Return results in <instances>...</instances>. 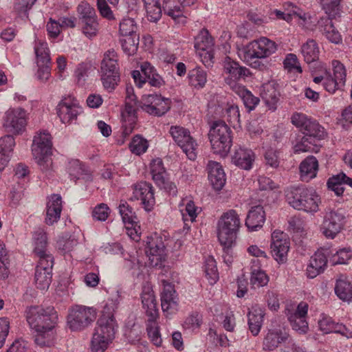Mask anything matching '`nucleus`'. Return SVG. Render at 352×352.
Instances as JSON below:
<instances>
[{"label": "nucleus", "instance_id": "obj_1", "mask_svg": "<svg viewBox=\"0 0 352 352\" xmlns=\"http://www.w3.org/2000/svg\"><path fill=\"white\" fill-rule=\"evenodd\" d=\"M241 227L239 214L234 209L224 212L217 223V237L224 252L229 254L236 243L238 232Z\"/></svg>", "mask_w": 352, "mask_h": 352}, {"label": "nucleus", "instance_id": "obj_2", "mask_svg": "<svg viewBox=\"0 0 352 352\" xmlns=\"http://www.w3.org/2000/svg\"><path fill=\"white\" fill-rule=\"evenodd\" d=\"M285 197L289 204L295 209L307 212H316L319 209L320 198L312 188L291 187L285 191Z\"/></svg>", "mask_w": 352, "mask_h": 352}, {"label": "nucleus", "instance_id": "obj_3", "mask_svg": "<svg viewBox=\"0 0 352 352\" xmlns=\"http://www.w3.org/2000/svg\"><path fill=\"white\" fill-rule=\"evenodd\" d=\"M26 320L36 332L52 331L58 322V314L53 307L32 306L26 310Z\"/></svg>", "mask_w": 352, "mask_h": 352}, {"label": "nucleus", "instance_id": "obj_4", "mask_svg": "<svg viewBox=\"0 0 352 352\" xmlns=\"http://www.w3.org/2000/svg\"><path fill=\"white\" fill-rule=\"evenodd\" d=\"M100 73L104 88L109 92L113 91L120 80L119 56L114 49L104 53Z\"/></svg>", "mask_w": 352, "mask_h": 352}, {"label": "nucleus", "instance_id": "obj_5", "mask_svg": "<svg viewBox=\"0 0 352 352\" xmlns=\"http://www.w3.org/2000/svg\"><path fill=\"white\" fill-rule=\"evenodd\" d=\"M232 130L224 121L217 120L212 123L208 133L211 148L214 153L224 157L232 146Z\"/></svg>", "mask_w": 352, "mask_h": 352}, {"label": "nucleus", "instance_id": "obj_6", "mask_svg": "<svg viewBox=\"0 0 352 352\" xmlns=\"http://www.w3.org/2000/svg\"><path fill=\"white\" fill-rule=\"evenodd\" d=\"M117 328L116 320L100 317L91 339L92 351L104 352L114 339Z\"/></svg>", "mask_w": 352, "mask_h": 352}, {"label": "nucleus", "instance_id": "obj_7", "mask_svg": "<svg viewBox=\"0 0 352 352\" xmlns=\"http://www.w3.org/2000/svg\"><path fill=\"white\" fill-rule=\"evenodd\" d=\"M52 146L51 135L48 133L41 132L34 136L32 145V152L43 172L48 171L52 168Z\"/></svg>", "mask_w": 352, "mask_h": 352}, {"label": "nucleus", "instance_id": "obj_8", "mask_svg": "<svg viewBox=\"0 0 352 352\" xmlns=\"http://www.w3.org/2000/svg\"><path fill=\"white\" fill-rule=\"evenodd\" d=\"M96 316L97 311L95 308L75 305L69 311L67 326L72 331H80L89 327L96 319Z\"/></svg>", "mask_w": 352, "mask_h": 352}, {"label": "nucleus", "instance_id": "obj_9", "mask_svg": "<svg viewBox=\"0 0 352 352\" xmlns=\"http://www.w3.org/2000/svg\"><path fill=\"white\" fill-rule=\"evenodd\" d=\"M333 67V75L326 72L324 76H316L314 82L318 84L323 81L324 89L330 94H334L337 90L343 89L346 72L345 67L339 60H334L331 63Z\"/></svg>", "mask_w": 352, "mask_h": 352}, {"label": "nucleus", "instance_id": "obj_10", "mask_svg": "<svg viewBox=\"0 0 352 352\" xmlns=\"http://www.w3.org/2000/svg\"><path fill=\"white\" fill-rule=\"evenodd\" d=\"M292 123L302 132L303 135L318 142L326 136L324 129L316 120L302 113H294L291 118Z\"/></svg>", "mask_w": 352, "mask_h": 352}, {"label": "nucleus", "instance_id": "obj_11", "mask_svg": "<svg viewBox=\"0 0 352 352\" xmlns=\"http://www.w3.org/2000/svg\"><path fill=\"white\" fill-rule=\"evenodd\" d=\"M277 50L275 42L266 37H261L254 40L245 45L241 50L243 58L245 61H250L253 58H263L270 56Z\"/></svg>", "mask_w": 352, "mask_h": 352}, {"label": "nucleus", "instance_id": "obj_12", "mask_svg": "<svg viewBox=\"0 0 352 352\" xmlns=\"http://www.w3.org/2000/svg\"><path fill=\"white\" fill-rule=\"evenodd\" d=\"M346 217L342 209L325 210L320 230L328 239H334L344 228Z\"/></svg>", "mask_w": 352, "mask_h": 352}, {"label": "nucleus", "instance_id": "obj_13", "mask_svg": "<svg viewBox=\"0 0 352 352\" xmlns=\"http://www.w3.org/2000/svg\"><path fill=\"white\" fill-rule=\"evenodd\" d=\"M171 106L169 98L158 94H145L142 96L139 107L144 112L153 116L160 117L168 112Z\"/></svg>", "mask_w": 352, "mask_h": 352}, {"label": "nucleus", "instance_id": "obj_14", "mask_svg": "<svg viewBox=\"0 0 352 352\" xmlns=\"http://www.w3.org/2000/svg\"><path fill=\"white\" fill-rule=\"evenodd\" d=\"M140 69L144 76L138 70H133L131 72L134 82L138 87H142L146 82L155 88H160L165 85L163 78L150 63L143 62L140 65Z\"/></svg>", "mask_w": 352, "mask_h": 352}, {"label": "nucleus", "instance_id": "obj_15", "mask_svg": "<svg viewBox=\"0 0 352 352\" xmlns=\"http://www.w3.org/2000/svg\"><path fill=\"white\" fill-rule=\"evenodd\" d=\"M170 133L188 159L195 160L197 157V144L190 135V131L180 126H172Z\"/></svg>", "mask_w": 352, "mask_h": 352}, {"label": "nucleus", "instance_id": "obj_16", "mask_svg": "<svg viewBox=\"0 0 352 352\" xmlns=\"http://www.w3.org/2000/svg\"><path fill=\"white\" fill-rule=\"evenodd\" d=\"M57 115L64 124H71L76 120L81 112L78 101L72 96H64L56 107Z\"/></svg>", "mask_w": 352, "mask_h": 352}, {"label": "nucleus", "instance_id": "obj_17", "mask_svg": "<svg viewBox=\"0 0 352 352\" xmlns=\"http://www.w3.org/2000/svg\"><path fill=\"white\" fill-rule=\"evenodd\" d=\"M26 124V112L23 109H10L6 112L3 126L8 132L19 134L25 130Z\"/></svg>", "mask_w": 352, "mask_h": 352}, {"label": "nucleus", "instance_id": "obj_18", "mask_svg": "<svg viewBox=\"0 0 352 352\" xmlns=\"http://www.w3.org/2000/svg\"><path fill=\"white\" fill-rule=\"evenodd\" d=\"M54 265V257L47 256V258L38 260L36 267L34 281L36 286L41 290L47 289L52 280V272Z\"/></svg>", "mask_w": 352, "mask_h": 352}, {"label": "nucleus", "instance_id": "obj_19", "mask_svg": "<svg viewBox=\"0 0 352 352\" xmlns=\"http://www.w3.org/2000/svg\"><path fill=\"white\" fill-rule=\"evenodd\" d=\"M289 245V241L283 232L276 230L272 234L271 253L278 263L287 261Z\"/></svg>", "mask_w": 352, "mask_h": 352}, {"label": "nucleus", "instance_id": "obj_20", "mask_svg": "<svg viewBox=\"0 0 352 352\" xmlns=\"http://www.w3.org/2000/svg\"><path fill=\"white\" fill-rule=\"evenodd\" d=\"M223 70L228 75L226 82L230 86V83H237L236 81L251 75L245 67L241 66L239 63L229 56H226L223 61Z\"/></svg>", "mask_w": 352, "mask_h": 352}, {"label": "nucleus", "instance_id": "obj_21", "mask_svg": "<svg viewBox=\"0 0 352 352\" xmlns=\"http://www.w3.org/2000/svg\"><path fill=\"white\" fill-rule=\"evenodd\" d=\"M133 197L138 200H141V204L146 211L153 209L155 201L153 189L150 184L146 182L136 184L133 190Z\"/></svg>", "mask_w": 352, "mask_h": 352}, {"label": "nucleus", "instance_id": "obj_22", "mask_svg": "<svg viewBox=\"0 0 352 352\" xmlns=\"http://www.w3.org/2000/svg\"><path fill=\"white\" fill-rule=\"evenodd\" d=\"M307 311L308 304L305 302H301L294 313L287 314L288 320L294 330L300 333L307 332L309 328L306 320Z\"/></svg>", "mask_w": 352, "mask_h": 352}, {"label": "nucleus", "instance_id": "obj_23", "mask_svg": "<svg viewBox=\"0 0 352 352\" xmlns=\"http://www.w3.org/2000/svg\"><path fill=\"white\" fill-rule=\"evenodd\" d=\"M162 283L164 288L161 293L162 309L164 313L171 314L177 310V295L173 285L166 280H163Z\"/></svg>", "mask_w": 352, "mask_h": 352}, {"label": "nucleus", "instance_id": "obj_24", "mask_svg": "<svg viewBox=\"0 0 352 352\" xmlns=\"http://www.w3.org/2000/svg\"><path fill=\"white\" fill-rule=\"evenodd\" d=\"M62 199L59 195H52L46 204V215L45 223L48 226H53L57 223L62 212Z\"/></svg>", "mask_w": 352, "mask_h": 352}, {"label": "nucleus", "instance_id": "obj_25", "mask_svg": "<svg viewBox=\"0 0 352 352\" xmlns=\"http://www.w3.org/2000/svg\"><path fill=\"white\" fill-rule=\"evenodd\" d=\"M208 179L215 190H220L224 186L226 177L225 172L220 163L209 161L208 166Z\"/></svg>", "mask_w": 352, "mask_h": 352}, {"label": "nucleus", "instance_id": "obj_26", "mask_svg": "<svg viewBox=\"0 0 352 352\" xmlns=\"http://www.w3.org/2000/svg\"><path fill=\"white\" fill-rule=\"evenodd\" d=\"M162 9L164 14L171 17L177 23L184 25L186 23L184 7L179 0H164Z\"/></svg>", "mask_w": 352, "mask_h": 352}, {"label": "nucleus", "instance_id": "obj_27", "mask_svg": "<svg viewBox=\"0 0 352 352\" xmlns=\"http://www.w3.org/2000/svg\"><path fill=\"white\" fill-rule=\"evenodd\" d=\"M318 324L319 329L324 333H340L347 338L351 337L352 336V333L349 331L344 325L335 322L331 317L325 314L320 316L318 321Z\"/></svg>", "mask_w": 352, "mask_h": 352}, {"label": "nucleus", "instance_id": "obj_28", "mask_svg": "<svg viewBox=\"0 0 352 352\" xmlns=\"http://www.w3.org/2000/svg\"><path fill=\"white\" fill-rule=\"evenodd\" d=\"M265 221V212L261 205L253 206L248 211L245 224L249 231H256Z\"/></svg>", "mask_w": 352, "mask_h": 352}, {"label": "nucleus", "instance_id": "obj_29", "mask_svg": "<svg viewBox=\"0 0 352 352\" xmlns=\"http://www.w3.org/2000/svg\"><path fill=\"white\" fill-rule=\"evenodd\" d=\"M333 17H321L318 21V28L328 41L340 44L342 38L339 31L335 28L332 19Z\"/></svg>", "mask_w": 352, "mask_h": 352}, {"label": "nucleus", "instance_id": "obj_30", "mask_svg": "<svg viewBox=\"0 0 352 352\" xmlns=\"http://www.w3.org/2000/svg\"><path fill=\"white\" fill-rule=\"evenodd\" d=\"M230 88L242 100L243 104L248 112L253 111L258 104L260 99L254 96L245 86L238 83H230Z\"/></svg>", "mask_w": 352, "mask_h": 352}, {"label": "nucleus", "instance_id": "obj_31", "mask_svg": "<svg viewBox=\"0 0 352 352\" xmlns=\"http://www.w3.org/2000/svg\"><path fill=\"white\" fill-rule=\"evenodd\" d=\"M327 264L326 255L318 251L311 257L309 264L307 267V276L310 278L316 277L324 271Z\"/></svg>", "mask_w": 352, "mask_h": 352}, {"label": "nucleus", "instance_id": "obj_32", "mask_svg": "<svg viewBox=\"0 0 352 352\" xmlns=\"http://www.w3.org/2000/svg\"><path fill=\"white\" fill-rule=\"evenodd\" d=\"M15 146L12 135H7L0 138V171L8 164Z\"/></svg>", "mask_w": 352, "mask_h": 352}, {"label": "nucleus", "instance_id": "obj_33", "mask_svg": "<svg viewBox=\"0 0 352 352\" xmlns=\"http://www.w3.org/2000/svg\"><path fill=\"white\" fill-rule=\"evenodd\" d=\"M264 316V310L258 305L252 306L248 312L249 329L253 336H256L259 333Z\"/></svg>", "mask_w": 352, "mask_h": 352}, {"label": "nucleus", "instance_id": "obj_34", "mask_svg": "<svg viewBox=\"0 0 352 352\" xmlns=\"http://www.w3.org/2000/svg\"><path fill=\"white\" fill-rule=\"evenodd\" d=\"M289 335L285 331L279 330H270L265 336L263 342V349L273 351L283 342H286Z\"/></svg>", "mask_w": 352, "mask_h": 352}, {"label": "nucleus", "instance_id": "obj_35", "mask_svg": "<svg viewBox=\"0 0 352 352\" xmlns=\"http://www.w3.org/2000/svg\"><path fill=\"white\" fill-rule=\"evenodd\" d=\"M34 241V253L39 260L47 258L48 256H52L47 250V237L46 232L42 228H38L33 234Z\"/></svg>", "mask_w": 352, "mask_h": 352}, {"label": "nucleus", "instance_id": "obj_36", "mask_svg": "<svg viewBox=\"0 0 352 352\" xmlns=\"http://www.w3.org/2000/svg\"><path fill=\"white\" fill-rule=\"evenodd\" d=\"M299 169L301 180L308 182L316 177L318 170V162L314 156H309L300 163Z\"/></svg>", "mask_w": 352, "mask_h": 352}, {"label": "nucleus", "instance_id": "obj_37", "mask_svg": "<svg viewBox=\"0 0 352 352\" xmlns=\"http://www.w3.org/2000/svg\"><path fill=\"white\" fill-rule=\"evenodd\" d=\"M232 160L236 166L245 170H250L254 160V155L250 149L239 148L235 151Z\"/></svg>", "mask_w": 352, "mask_h": 352}, {"label": "nucleus", "instance_id": "obj_38", "mask_svg": "<svg viewBox=\"0 0 352 352\" xmlns=\"http://www.w3.org/2000/svg\"><path fill=\"white\" fill-rule=\"evenodd\" d=\"M279 96L280 94L274 85L267 83L262 87L261 97L269 109H276Z\"/></svg>", "mask_w": 352, "mask_h": 352}, {"label": "nucleus", "instance_id": "obj_39", "mask_svg": "<svg viewBox=\"0 0 352 352\" xmlns=\"http://www.w3.org/2000/svg\"><path fill=\"white\" fill-rule=\"evenodd\" d=\"M343 184L352 188V178L347 177L344 173L333 175L327 181L328 188L333 190L338 196L342 195L344 192Z\"/></svg>", "mask_w": 352, "mask_h": 352}, {"label": "nucleus", "instance_id": "obj_40", "mask_svg": "<svg viewBox=\"0 0 352 352\" xmlns=\"http://www.w3.org/2000/svg\"><path fill=\"white\" fill-rule=\"evenodd\" d=\"M335 292L337 296L343 301L352 299V285L344 275H340L336 281Z\"/></svg>", "mask_w": 352, "mask_h": 352}, {"label": "nucleus", "instance_id": "obj_41", "mask_svg": "<svg viewBox=\"0 0 352 352\" xmlns=\"http://www.w3.org/2000/svg\"><path fill=\"white\" fill-rule=\"evenodd\" d=\"M207 72L201 67H196L190 70L188 74L189 85L197 89L204 87L207 82Z\"/></svg>", "mask_w": 352, "mask_h": 352}, {"label": "nucleus", "instance_id": "obj_42", "mask_svg": "<svg viewBox=\"0 0 352 352\" xmlns=\"http://www.w3.org/2000/svg\"><path fill=\"white\" fill-rule=\"evenodd\" d=\"M319 47L316 41L309 39L301 46V54L307 63H313L318 59Z\"/></svg>", "mask_w": 352, "mask_h": 352}, {"label": "nucleus", "instance_id": "obj_43", "mask_svg": "<svg viewBox=\"0 0 352 352\" xmlns=\"http://www.w3.org/2000/svg\"><path fill=\"white\" fill-rule=\"evenodd\" d=\"M150 168L155 183L157 185H163L164 179L166 177V172L162 160L160 158L153 160L150 164Z\"/></svg>", "mask_w": 352, "mask_h": 352}, {"label": "nucleus", "instance_id": "obj_44", "mask_svg": "<svg viewBox=\"0 0 352 352\" xmlns=\"http://www.w3.org/2000/svg\"><path fill=\"white\" fill-rule=\"evenodd\" d=\"M165 246L162 239L156 235L147 238L146 253L149 256L163 255Z\"/></svg>", "mask_w": 352, "mask_h": 352}, {"label": "nucleus", "instance_id": "obj_45", "mask_svg": "<svg viewBox=\"0 0 352 352\" xmlns=\"http://www.w3.org/2000/svg\"><path fill=\"white\" fill-rule=\"evenodd\" d=\"M213 46L212 38L206 29H202L195 38V48L197 52L212 49Z\"/></svg>", "mask_w": 352, "mask_h": 352}, {"label": "nucleus", "instance_id": "obj_46", "mask_svg": "<svg viewBox=\"0 0 352 352\" xmlns=\"http://www.w3.org/2000/svg\"><path fill=\"white\" fill-rule=\"evenodd\" d=\"M317 142L316 140L306 137V135L298 136L294 144V151L295 153L313 151Z\"/></svg>", "mask_w": 352, "mask_h": 352}, {"label": "nucleus", "instance_id": "obj_47", "mask_svg": "<svg viewBox=\"0 0 352 352\" xmlns=\"http://www.w3.org/2000/svg\"><path fill=\"white\" fill-rule=\"evenodd\" d=\"M34 52L36 56L37 65L50 64V57L47 43L36 42L34 46Z\"/></svg>", "mask_w": 352, "mask_h": 352}, {"label": "nucleus", "instance_id": "obj_48", "mask_svg": "<svg viewBox=\"0 0 352 352\" xmlns=\"http://www.w3.org/2000/svg\"><path fill=\"white\" fill-rule=\"evenodd\" d=\"M120 40L123 52L128 56L135 54L139 45V35L124 36Z\"/></svg>", "mask_w": 352, "mask_h": 352}, {"label": "nucleus", "instance_id": "obj_49", "mask_svg": "<svg viewBox=\"0 0 352 352\" xmlns=\"http://www.w3.org/2000/svg\"><path fill=\"white\" fill-rule=\"evenodd\" d=\"M68 171L72 179H85V176L88 175L85 166L78 160L69 162Z\"/></svg>", "mask_w": 352, "mask_h": 352}, {"label": "nucleus", "instance_id": "obj_50", "mask_svg": "<svg viewBox=\"0 0 352 352\" xmlns=\"http://www.w3.org/2000/svg\"><path fill=\"white\" fill-rule=\"evenodd\" d=\"M342 0H320V4L325 13L328 15L327 17H333L336 19L340 14V2Z\"/></svg>", "mask_w": 352, "mask_h": 352}, {"label": "nucleus", "instance_id": "obj_51", "mask_svg": "<svg viewBox=\"0 0 352 352\" xmlns=\"http://www.w3.org/2000/svg\"><path fill=\"white\" fill-rule=\"evenodd\" d=\"M204 272L210 285L214 284L219 279V273L214 258L209 256L206 258L204 265Z\"/></svg>", "mask_w": 352, "mask_h": 352}, {"label": "nucleus", "instance_id": "obj_52", "mask_svg": "<svg viewBox=\"0 0 352 352\" xmlns=\"http://www.w3.org/2000/svg\"><path fill=\"white\" fill-rule=\"evenodd\" d=\"M118 208L119 212L125 224L133 226L136 223L137 217L133 208L126 201L121 202Z\"/></svg>", "mask_w": 352, "mask_h": 352}, {"label": "nucleus", "instance_id": "obj_53", "mask_svg": "<svg viewBox=\"0 0 352 352\" xmlns=\"http://www.w3.org/2000/svg\"><path fill=\"white\" fill-rule=\"evenodd\" d=\"M82 33L89 38L95 37L98 32L99 24L97 16L80 22Z\"/></svg>", "mask_w": 352, "mask_h": 352}, {"label": "nucleus", "instance_id": "obj_54", "mask_svg": "<svg viewBox=\"0 0 352 352\" xmlns=\"http://www.w3.org/2000/svg\"><path fill=\"white\" fill-rule=\"evenodd\" d=\"M148 144L146 139L139 135H136L129 144L130 151L138 155L145 153L148 148Z\"/></svg>", "mask_w": 352, "mask_h": 352}, {"label": "nucleus", "instance_id": "obj_55", "mask_svg": "<svg viewBox=\"0 0 352 352\" xmlns=\"http://www.w3.org/2000/svg\"><path fill=\"white\" fill-rule=\"evenodd\" d=\"M269 282V277L263 270L254 269L251 272L250 284L254 288L263 287Z\"/></svg>", "mask_w": 352, "mask_h": 352}, {"label": "nucleus", "instance_id": "obj_56", "mask_svg": "<svg viewBox=\"0 0 352 352\" xmlns=\"http://www.w3.org/2000/svg\"><path fill=\"white\" fill-rule=\"evenodd\" d=\"M137 25L133 19L128 18L123 19L120 23L119 31L123 36L138 35L136 34Z\"/></svg>", "mask_w": 352, "mask_h": 352}, {"label": "nucleus", "instance_id": "obj_57", "mask_svg": "<svg viewBox=\"0 0 352 352\" xmlns=\"http://www.w3.org/2000/svg\"><path fill=\"white\" fill-rule=\"evenodd\" d=\"M9 275V258L3 244L0 243V278L5 279Z\"/></svg>", "mask_w": 352, "mask_h": 352}, {"label": "nucleus", "instance_id": "obj_58", "mask_svg": "<svg viewBox=\"0 0 352 352\" xmlns=\"http://www.w3.org/2000/svg\"><path fill=\"white\" fill-rule=\"evenodd\" d=\"M146 10L147 18L151 22L158 21L162 16V10L160 5L159 1H156L155 3L144 4Z\"/></svg>", "mask_w": 352, "mask_h": 352}, {"label": "nucleus", "instance_id": "obj_59", "mask_svg": "<svg viewBox=\"0 0 352 352\" xmlns=\"http://www.w3.org/2000/svg\"><path fill=\"white\" fill-rule=\"evenodd\" d=\"M198 208L195 206L194 201L190 200L186 205L185 212H182L183 221L186 226H188V229L190 226L188 225V221L193 222L195 221L197 217Z\"/></svg>", "mask_w": 352, "mask_h": 352}, {"label": "nucleus", "instance_id": "obj_60", "mask_svg": "<svg viewBox=\"0 0 352 352\" xmlns=\"http://www.w3.org/2000/svg\"><path fill=\"white\" fill-rule=\"evenodd\" d=\"M80 21L97 16L95 9L87 2H81L77 8Z\"/></svg>", "mask_w": 352, "mask_h": 352}, {"label": "nucleus", "instance_id": "obj_61", "mask_svg": "<svg viewBox=\"0 0 352 352\" xmlns=\"http://www.w3.org/2000/svg\"><path fill=\"white\" fill-rule=\"evenodd\" d=\"M91 67L92 65L90 63H81L77 66L75 70V76L78 84L82 85L85 82Z\"/></svg>", "mask_w": 352, "mask_h": 352}, {"label": "nucleus", "instance_id": "obj_62", "mask_svg": "<svg viewBox=\"0 0 352 352\" xmlns=\"http://www.w3.org/2000/svg\"><path fill=\"white\" fill-rule=\"evenodd\" d=\"M146 331L151 342L157 346H160L162 339L160 333L159 327L153 324V322H150V324H147Z\"/></svg>", "mask_w": 352, "mask_h": 352}, {"label": "nucleus", "instance_id": "obj_63", "mask_svg": "<svg viewBox=\"0 0 352 352\" xmlns=\"http://www.w3.org/2000/svg\"><path fill=\"white\" fill-rule=\"evenodd\" d=\"M283 64L285 68L289 72L296 71L298 73H302V72L298 58L294 54H287L284 60Z\"/></svg>", "mask_w": 352, "mask_h": 352}, {"label": "nucleus", "instance_id": "obj_64", "mask_svg": "<svg viewBox=\"0 0 352 352\" xmlns=\"http://www.w3.org/2000/svg\"><path fill=\"white\" fill-rule=\"evenodd\" d=\"M279 154L280 151L277 149H267L264 155L266 164L272 168H277L280 163Z\"/></svg>", "mask_w": 352, "mask_h": 352}]
</instances>
